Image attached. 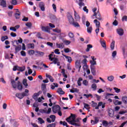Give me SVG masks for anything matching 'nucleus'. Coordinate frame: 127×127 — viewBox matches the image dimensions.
Returning <instances> with one entry per match:
<instances>
[{"mask_svg":"<svg viewBox=\"0 0 127 127\" xmlns=\"http://www.w3.org/2000/svg\"><path fill=\"white\" fill-rule=\"evenodd\" d=\"M52 56H53V54H51L49 55V60H51V61H53L54 64H57V63L59 61L58 58H52Z\"/></svg>","mask_w":127,"mask_h":127,"instance_id":"1","label":"nucleus"},{"mask_svg":"<svg viewBox=\"0 0 127 127\" xmlns=\"http://www.w3.org/2000/svg\"><path fill=\"white\" fill-rule=\"evenodd\" d=\"M27 96V94L25 93V92H22V93H17L16 94V97L18 99H23L24 97H26Z\"/></svg>","mask_w":127,"mask_h":127,"instance_id":"2","label":"nucleus"},{"mask_svg":"<svg viewBox=\"0 0 127 127\" xmlns=\"http://www.w3.org/2000/svg\"><path fill=\"white\" fill-rule=\"evenodd\" d=\"M52 109L53 112L54 114H56L58 112H59V111L61 110V107H60V106L58 105L53 106Z\"/></svg>","mask_w":127,"mask_h":127,"instance_id":"3","label":"nucleus"},{"mask_svg":"<svg viewBox=\"0 0 127 127\" xmlns=\"http://www.w3.org/2000/svg\"><path fill=\"white\" fill-rule=\"evenodd\" d=\"M93 16H95V18L98 19L99 20H102V17L101 16V14L100 13L99 10H98L96 13H95Z\"/></svg>","mask_w":127,"mask_h":127,"instance_id":"4","label":"nucleus"},{"mask_svg":"<svg viewBox=\"0 0 127 127\" xmlns=\"http://www.w3.org/2000/svg\"><path fill=\"white\" fill-rule=\"evenodd\" d=\"M39 7L42 11H45V4H44V2L43 1L40 2Z\"/></svg>","mask_w":127,"mask_h":127,"instance_id":"5","label":"nucleus"},{"mask_svg":"<svg viewBox=\"0 0 127 127\" xmlns=\"http://www.w3.org/2000/svg\"><path fill=\"white\" fill-rule=\"evenodd\" d=\"M19 78L18 77H16L15 80H11V84H12V87L13 88V89H16V87H17V85H16V84L15 83V81H17Z\"/></svg>","mask_w":127,"mask_h":127,"instance_id":"6","label":"nucleus"},{"mask_svg":"<svg viewBox=\"0 0 127 127\" xmlns=\"http://www.w3.org/2000/svg\"><path fill=\"white\" fill-rule=\"evenodd\" d=\"M41 28L42 30V31H44V32H50V28L48 26H41Z\"/></svg>","mask_w":127,"mask_h":127,"instance_id":"7","label":"nucleus"},{"mask_svg":"<svg viewBox=\"0 0 127 127\" xmlns=\"http://www.w3.org/2000/svg\"><path fill=\"white\" fill-rule=\"evenodd\" d=\"M105 105L106 103H103V102H99L98 106L95 107V110H99V107H102V109H104L106 107Z\"/></svg>","mask_w":127,"mask_h":127,"instance_id":"8","label":"nucleus"},{"mask_svg":"<svg viewBox=\"0 0 127 127\" xmlns=\"http://www.w3.org/2000/svg\"><path fill=\"white\" fill-rule=\"evenodd\" d=\"M108 116H109V117L113 118V117L115 115V111H114V110L112 109H109L108 110Z\"/></svg>","mask_w":127,"mask_h":127,"instance_id":"9","label":"nucleus"},{"mask_svg":"<svg viewBox=\"0 0 127 127\" xmlns=\"http://www.w3.org/2000/svg\"><path fill=\"white\" fill-rule=\"evenodd\" d=\"M81 67V66L80 64V61H76L75 62V67L76 69H78V72H80Z\"/></svg>","mask_w":127,"mask_h":127,"instance_id":"10","label":"nucleus"},{"mask_svg":"<svg viewBox=\"0 0 127 127\" xmlns=\"http://www.w3.org/2000/svg\"><path fill=\"white\" fill-rule=\"evenodd\" d=\"M0 5L2 7H6V1L5 0H0Z\"/></svg>","mask_w":127,"mask_h":127,"instance_id":"11","label":"nucleus"},{"mask_svg":"<svg viewBox=\"0 0 127 127\" xmlns=\"http://www.w3.org/2000/svg\"><path fill=\"white\" fill-rule=\"evenodd\" d=\"M67 19L70 24H72L74 23V18H73L72 15H69L67 16Z\"/></svg>","mask_w":127,"mask_h":127,"instance_id":"12","label":"nucleus"},{"mask_svg":"<svg viewBox=\"0 0 127 127\" xmlns=\"http://www.w3.org/2000/svg\"><path fill=\"white\" fill-rule=\"evenodd\" d=\"M79 8L81 9L82 6H85V3H84V0H79L78 2Z\"/></svg>","mask_w":127,"mask_h":127,"instance_id":"13","label":"nucleus"},{"mask_svg":"<svg viewBox=\"0 0 127 127\" xmlns=\"http://www.w3.org/2000/svg\"><path fill=\"white\" fill-rule=\"evenodd\" d=\"M117 33L120 36H123V35H124V29H123L122 28L117 29Z\"/></svg>","mask_w":127,"mask_h":127,"instance_id":"14","label":"nucleus"},{"mask_svg":"<svg viewBox=\"0 0 127 127\" xmlns=\"http://www.w3.org/2000/svg\"><path fill=\"white\" fill-rule=\"evenodd\" d=\"M91 73L93 76H96V66H90Z\"/></svg>","mask_w":127,"mask_h":127,"instance_id":"15","label":"nucleus"},{"mask_svg":"<svg viewBox=\"0 0 127 127\" xmlns=\"http://www.w3.org/2000/svg\"><path fill=\"white\" fill-rule=\"evenodd\" d=\"M17 89L19 91H21L23 89L22 84L19 81H17Z\"/></svg>","mask_w":127,"mask_h":127,"instance_id":"16","label":"nucleus"},{"mask_svg":"<svg viewBox=\"0 0 127 127\" xmlns=\"http://www.w3.org/2000/svg\"><path fill=\"white\" fill-rule=\"evenodd\" d=\"M99 119H100L99 117H95L94 121V120L91 121V124H93V122H94V125H96V124H98L99 121Z\"/></svg>","mask_w":127,"mask_h":127,"instance_id":"17","label":"nucleus"},{"mask_svg":"<svg viewBox=\"0 0 127 127\" xmlns=\"http://www.w3.org/2000/svg\"><path fill=\"white\" fill-rule=\"evenodd\" d=\"M15 54H16V53H17L18 52H19V51L21 50V45H19L16 47L15 48Z\"/></svg>","mask_w":127,"mask_h":127,"instance_id":"18","label":"nucleus"},{"mask_svg":"<svg viewBox=\"0 0 127 127\" xmlns=\"http://www.w3.org/2000/svg\"><path fill=\"white\" fill-rule=\"evenodd\" d=\"M63 56H64V57H65L66 59H67V62H68L69 63H71V62H72V60L71 57L67 56L64 55H63Z\"/></svg>","mask_w":127,"mask_h":127,"instance_id":"19","label":"nucleus"},{"mask_svg":"<svg viewBox=\"0 0 127 127\" xmlns=\"http://www.w3.org/2000/svg\"><path fill=\"white\" fill-rule=\"evenodd\" d=\"M42 90L43 91L44 94L46 93V84L44 83L42 84Z\"/></svg>","mask_w":127,"mask_h":127,"instance_id":"20","label":"nucleus"},{"mask_svg":"<svg viewBox=\"0 0 127 127\" xmlns=\"http://www.w3.org/2000/svg\"><path fill=\"white\" fill-rule=\"evenodd\" d=\"M57 92L59 93L60 95H64L65 94V92H64L61 88L58 89Z\"/></svg>","mask_w":127,"mask_h":127,"instance_id":"21","label":"nucleus"},{"mask_svg":"<svg viewBox=\"0 0 127 127\" xmlns=\"http://www.w3.org/2000/svg\"><path fill=\"white\" fill-rule=\"evenodd\" d=\"M94 23H95L96 27L97 28H100V21H98L97 19H95L94 20Z\"/></svg>","mask_w":127,"mask_h":127,"instance_id":"22","label":"nucleus"},{"mask_svg":"<svg viewBox=\"0 0 127 127\" xmlns=\"http://www.w3.org/2000/svg\"><path fill=\"white\" fill-rule=\"evenodd\" d=\"M40 95V91H39L38 93H34L33 96V99H34V100H36L37 99V97H38V96H39Z\"/></svg>","mask_w":127,"mask_h":127,"instance_id":"23","label":"nucleus"},{"mask_svg":"<svg viewBox=\"0 0 127 127\" xmlns=\"http://www.w3.org/2000/svg\"><path fill=\"white\" fill-rule=\"evenodd\" d=\"M90 63L91 64L90 67H95V65H97V62L95 61H90Z\"/></svg>","mask_w":127,"mask_h":127,"instance_id":"24","label":"nucleus"},{"mask_svg":"<svg viewBox=\"0 0 127 127\" xmlns=\"http://www.w3.org/2000/svg\"><path fill=\"white\" fill-rule=\"evenodd\" d=\"M27 47L29 49H34V44H28Z\"/></svg>","mask_w":127,"mask_h":127,"instance_id":"25","label":"nucleus"},{"mask_svg":"<svg viewBox=\"0 0 127 127\" xmlns=\"http://www.w3.org/2000/svg\"><path fill=\"white\" fill-rule=\"evenodd\" d=\"M115 42L113 40L110 45V48L111 50H114L115 49Z\"/></svg>","mask_w":127,"mask_h":127,"instance_id":"26","label":"nucleus"},{"mask_svg":"<svg viewBox=\"0 0 127 127\" xmlns=\"http://www.w3.org/2000/svg\"><path fill=\"white\" fill-rule=\"evenodd\" d=\"M25 69V68H24V67H20L17 66V71H20V72H23V71H24Z\"/></svg>","mask_w":127,"mask_h":127,"instance_id":"27","label":"nucleus"},{"mask_svg":"<svg viewBox=\"0 0 127 127\" xmlns=\"http://www.w3.org/2000/svg\"><path fill=\"white\" fill-rule=\"evenodd\" d=\"M91 48H93V46L91 44L87 45V48L86 49L85 51L86 52H89V51H90V49H91Z\"/></svg>","mask_w":127,"mask_h":127,"instance_id":"28","label":"nucleus"},{"mask_svg":"<svg viewBox=\"0 0 127 127\" xmlns=\"http://www.w3.org/2000/svg\"><path fill=\"white\" fill-rule=\"evenodd\" d=\"M18 12L15 14V17L16 19L20 18V12L18 11Z\"/></svg>","mask_w":127,"mask_h":127,"instance_id":"29","label":"nucleus"},{"mask_svg":"<svg viewBox=\"0 0 127 127\" xmlns=\"http://www.w3.org/2000/svg\"><path fill=\"white\" fill-rule=\"evenodd\" d=\"M102 125L104 126V127H107L108 126H109V123H108V121L104 120L102 122Z\"/></svg>","mask_w":127,"mask_h":127,"instance_id":"30","label":"nucleus"},{"mask_svg":"<svg viewBox=\"0 0 127 127\" xmlns=\"http://www.w3.org/2000/svg\"><path fill=\"white\" fill-rule=\"evenodd\" d=\"M50 119H52V123H54L55 122V120L56 119V116L55 115H52L50 116Z\"/></svg>","mask_w":127,"mask_h":127,"instance_id":"31","label":"nucleus"},{"mask_svg":"<svg viewBox=\"0 0 127 127\" xmlns=\"http://www.w3.org/2000/svg\"><path fill=\"white\" fill-rule=\"evenodd\" d=\"M122 101L124 104H127V96H123L122 97Z\"/></svg>","mask_w":127,"mask_h":127,"instance_id":"32","label":"nucleus"},{"mask_svg":"<svg viewBox=\"0 0 127 127\" xmlns=\"http://www.w3.org/2000/svg\"><path fill=\"white\" fill-rule=\"evenodd\" d=\"M100 43L102 46V47H103L104 48H106L107 47V46L106 45V41H100Z\"/></svg>","mask_w":127,"mask_h":127,"instance_id":"33","label":"nucleus"},{"mask_svg":"<svg viewBox=\"0 0 127 127\" xmlns=\"http://www.w3.org/2000/svg\"><path fill=\"white\" fill-rule=\"evenodd\" d=\"M74 16H75V19H79L80 18V16H79V14H78L77 12H76V10H74Z\"/></svg>","mask_w":127,"mask_h":127,"instance_id":"34","label":"nucleus"},{"mask_svg":"<svg viewBox=\"0 0 127 127\" xmlns=\"http://www.w3.org/2000/svg\"><path fill=\"white\" fill-rule=\"evenodd\" d=\"M87 32L88 33H92V30H93V28L92 27V26L90 27H88L87 28Z\"/></svg>","mask_w":127,"mask_h":127,"instance_id":"35","label":"nucleus"},{"mask_svg":"<svg viewBox=\"0 0 127 127\" xmlns=\"http://www.w3.org/2000/svg\"><path fill=\"white\" fill-rule=\"evenodd\" d=\"M91 88L93 89V91H96L97 90V84H96V83L92 84Z\"/></svg>","mask_w":127,"mask_h":127,"instance_id":"36","label":"nucleus"},{"mask_svg":"<svg viewBox=\"0 0 127 127\" xmlns=\"http://www.w3.org/2000/svg\"><path fill=\"white\" fill-rule=\"evenodd\" d=\"M38 120L41 125H42V124H44L45 123V121H44L41 118H38Z\"/></svg>","mask_w":127,"mask_h":127,"instance_id":"37","label":"nucleus"},{"mask_svg":"<svg viewBox=\"0 0 127 127\" xmlns=\"http://www.w3.org/2000/svg\"><path fill=\"white\" fill-rule=\"evenodd\" d=\"M81 81H83V78H82V77H79L78 78V80H77V85L79 86H81Z\"/></svg>","mask_w":127,"mask_h":127,"instance_id":"38","label":"nucleus"},{"mask_svg":"<svg viewBox=\"0 0 127 127\" xmlns=\"http://www.w3.org/2000/svg\"><path fill=\"white\" fill-rule=\"evenodd\" d=\"M114 79H115V77L113 75L108 76L107 78V79L108 80V81H110V82H112L114 80Z\"/></svg>","mask_w":127,"mask_h":127,"instance_id":"39","label":"nucleus"},{"mask_svg":"<svg viewBox=\"0 0 127 127\" xmlns=\"http://www.w3.org/2000/svg\"><path fill=\"white\" fill-rule=\"evenodd\" d=\"M23 84L26 87H27V86H28V84H27V80H26V79H24L23 80Z\"/></svg>","mask_w":127,"mask_h":127,"instance_id":"40","label":"nucleus"},{"mask_svg":"<svg viewBox=\"0 0 127 127\" xmlns=\"http://www.w3.org/2000/svg\"><path fill=\"white\" fill-rule=\"evenodd\" d=\"M72 25H73V26H74V27H80V25L79 24V23L78 22H73V23L72 24Z\"/></svg>","mask_w":127,"mask_h":127,"instance_id":"41","label":"nucleus"},{"mask_svg":"<svg viewBox=\"0 0 127 127\" xmlns=\"http://www.w3.org/2000/svg\"><path fill=\"white\" fill-rule=\"evenodd\" d=\"M10 3L13 4V5H16L17 4V1L16 0H12L10 1Z\"/></svg>","mask_w":127,"mask_h":127,"instance_id":"42","label":"nucleus"},{"mask_svg":"<svg viewBox=\"0 0 127 127\" xmlns=\"http://www.w3.org/2000/svg\"><path fill=\"white\" fill-rule=\"evenodd\" d=\"M68 36L69 37H70V38H74V37L75 36L74 35V33L70 32L69 33H68Z\"/></svg>","mask_w":127,"mask_h":127,"instance_id":"43","label":"nucleus"},{"mask_svg":"<svg viewBox=\"0 0 127 127\" xmlns=\"http://www.w3.org/2000/svg\"><path fill=\"white\" fill-rule=\"evenodd\" d=\"M6 39H8L7 36H2L1 38V40L2 42L4 41V40H6Z\"/></svg>","mask_w":127,"mask_h":127,"instance_id":"44","label":"nucleus"},{"mask_svg":"<svg viewBox=\"0 0 127 127\" xmlns=\"http://www.w3.org/2000/svg\"><path fill=\"white\" fill-rule=\"evenodd\" d=\"M57 47L58 48H63V47H64V45H63V44L57 43Z\"/></svg>","mask_w":127,"mask_h":127,"instance_id":"45","label":"nucleus"},{"mask_svg":"<svg viewBox=\"0 0 127 127\" xmlns=\"http://www.w3.org/2000/svg\"><path fill=\"white\" fill-rule=\"evenodd\" d=\"M35 53V52H34V50H31L28 51V54L29 55H33Z\"/></svg>","mask_w":127,"mask_h":127,"instance_id":"46","label":"nucleus"},{"mask_svg":"<svg viewBox=\"0 0 127 127\" xmlns=\"http://www.w3.org/2000/svg\"><path fill=\"white\" fill-rule=\"evenodd\" d=\"M114 104L115 105H122V102L119 101V100H116L114 101Z\"/></svg>","mask_w":127,"mask_h":127,"instance_id":"47","label":"nucleus"},{"mask_svg":"<svg viewBox=\"0 0 127 127\" xmlns=\"http://www.w3.org/2000/svg\"><path fill=\"white\" fill-rule=\"evenodd\" d=\"M53 31L54 32H57V33H60V32H61V30L56 28L54 29Z\"/></svg>","mask_w":127,"mask_h":127,"instance_id":"48","label":"nucleus"},{"mask_svg":"<svg viewBox=\"0 0 127 127\" xmlns=\"http://www.w3.org/2000/svg\"><path fill=\"white\" fill-rule=\"evenodd\" d=\"M113 89H114V90H115L116 93H120V92H121V89H120L117 87H114Z\"/></svg>","mask_w":127,"mask_h":127,"instance_id":"49","label":"nucleus"},{"mask_svg":"<svg viewBox=\"0 0 127 127\" xmlns=\"http://www.w3.org/2000/svg\"><path fill=\"white\" fill-rule=\"evenodd\" d=\"M83 96H84V97H86L87 98H89V97L93 98V95L91 94H83Z\"/></svg>","mask_w":127,"mask_h":127,"instance_id":"50","label":"nucleus"},{"mask_svg":"<svg viewBox=\"0 0 127 127\" xmlns=\"http://www.w3.org/2000/svg\"><path fill=\"white\" fill-rule=\"evenodd\" d=\"M26 26H27V27L30 28L31 26H32V24L31 22H28L25 24Z\"/></svg>","mask_w":127,"mask_h":127,"instance_id":"51","label":"nucleus"},{"mask_svg":"<svg viewBox=\"0 0 127 127\" xmlns=\"http://www.w3.org/2000/svg\"><path fill=\"white\" fill-rule=\"evenodd\" d=\"M39 112L41 113V114H46V111L44 109H40L39 110Z\"/></svg>","mask_w":127,"mask_h":127,"instance_id":"52","label":"nucleus"},{"mask_svg":"<svg viewBox=\"0 0 127 127\" xmlns=\"http://www.w3.org/2000/svg\"><path fill=\"white\" fill-rule=\"evenodd\" d=\"M123 55L124 56L126 55V48L125 47H123L122 48Z\"/></svg>","mask_w":127,"mask_h":127,"instance_id":"53","label":"nucleus"},{"mask_svg":"<svg viewBox=\"0 0 127 127\" xmlns=\"http://www.w3.org/2000/svg\"><path fill=\"white\" fill-rule=\"evenodd\" d=\"M59 51H60V50L58 49H57L55 50L54 52L56 54H58V55H59V54H60V52Z\"/></svg>","mask_w":127,"mask_h":127,"instance_id":"54","label":"nucleus"},{"mask_svg":"<svg viewBox=\"0 0 127 127\" xmlns=\"http://www.w3.org/2000/svg\"><path fill=\"white\" fill-rule=\"evenodd\" d=\"M117 56V51H115L112 53V57L115 58Z\"/></svg>","mask_w":127,"mask_h":127,"instance_id":"55","label":"nucleus"},{"mask_svg":"<svg viewBox=\"0 0 127 127\" xmlns=\"http://www.w3.org/2000/svg\"><path fill=\"white\" fill-rule=\"evenodd\" d=\"M37 53L40 55L41 56H43L44 55V53L40 51L37 52Z\"/></svg>","mask_w":127,"mask_h":127,"instance_id":"56","label":"nucleus"},{"mask_svg":"<svg viewBox=\"0 0 127 127\" xmlns=\"http://www.w3.org/2000/svg\"><path fill=\"white\" fill-rule=\"evenodd\" d=\"M127 110L126 111H123L119 112V114L120 115H124V114H127Z\"/></svg>","mask_w":127,"mask_h":127,"instance_id":"57","label":"nucleus"},{"mask_svg":"<svg viewBox=\"0 0 127 127\" xmlns=\"http://www.w3.org/2000/svg\"><path fill=\"white\" fill-rule=\"evenodd\" d=\"M65 53H69V52H71V50L69 48L65 49L64 50Z\"/></svg>","mask_w":127,"mask_h":127,"instance_id":"58","label":"nucleus"},{"mask_svg":"<svg viewBox=\"0 0 127 127\" xmlns=\"http://www.w3.org/2000/svg\"><path fill=\"white\" fill-rule=\"evenodd\" d=\"M95 97L97 98V101H100V100H101V96H100L99 95L95 94Z\"/></svg>","mask_w":127,"mask_h":127,"instance_id":"59","label":"nucleus"},{"mask_svg":"<svg viewBox=\"0 0 127 127\" xmlns=\"http://www.w3.org/2000/svg\"><path fill=\"white\" fill-rule=\"evenodd\" d=\"M52 6H53V9H54L55 12H56V11H57L56 5L55 4H53Z\"/></svg>","mask_w":127,"mask_h":127,"instance_id":"60","label":"nucleus"},{"mask_svg":"<svg viewBox=\"0 0 127 127\" xmlns=\"http://www.w3.org/2000/svg\"><path fill=\"white\" fill-rule=\"evenodd\" d=\"M122 21H127V16H124L122 18Z\"/></svg>","mask_w":127,"mask_h":127,"instance_id":"61","label":"nucleus"},{"mask_svg":"<svg viewBox=\"0 0 127 127\" xmlns=\"http://www.w3.org/2000/svg\"><path fill=\"white\" fill-rule=\"evenodd\" d=\"M20 53L22 56H26V53H25V52L22 51H21Z\"/></svg>","mask_w":127,"mask_h":127,"instance_id":"62","label":"nucleus"},{"mask_svg":"<svg viewBox=\"0 0 127 127\" xmlns=\"http://www.w3.org/2000/svg\"><path fill=\"white\" fill-rule=\"evenodd\" d=\"M0 81L2 83H3V84H5V83H6V82H5V80H4V78H3V77L0 78Z\"/></svg>","mask_w":127,"mask_h":127,"instance_id":"63","label":"nucleus"},{"mask_svg":"<svg viewBox=\"0 0 127 127\" xmlns=\"http://www.w3.org/2000/svg\"><path fill=\"white\" fill-rule=\"evenodd\" d=\"M118 24V21H117V20H115L113 22V25H115V26H117Z\"/></svg>","mask_w":127,"mask_h":127,"instance_id":"64","label":"nucleus"}]
</instances>
